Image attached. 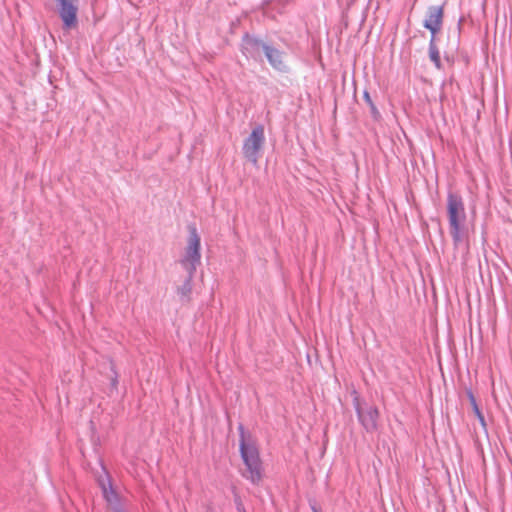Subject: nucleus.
I'll return each mask as SVG.
<instances>
[{"label": "nucleus", "mask_w": 512, "mask_h": 512, "mask_svg": "<svg viewBox=\"0 0 512 512\" xmlns=\"http://www.w3.org/2000/svg\"><path fill=\"white\" fill-rule=\"evenodd\" d=\"M264 54L274 69L279 71H285L287 69V66L283 60V53L278 49L268 45L264 51Z\"/></svg>", "instance_id": "nucleus-10"}, {"label": "nucleus", "mask_w": 512, "mask_h": 512, "mask_svg": "<svg viewBox=\"0 0 512 512\" xmlns=\"http://www.w3.org/2000/svg\"><path fill=\"white\" fill-rule=\"evenodd\" d=\"M363 98L365 100V102L367 103V105L369 106L370 108V113L371 115L374 117V118H378L379 117V111L378 109L376 108L375 104L373 103L372 99H371V96L370 94L365 91L364 94H363Z\"/></svg>", "instance_id": "nucleus-14"}, {"label": "nucleus", "mask_w": 512, "mask_h": 512, "mask_svg": "<svg viewBox=\"0 0 512 512\" xmlns=\"http://www.w3.org/2000/svg\"><path fill=\"white\" fill-rule=\"evenodd\" d=\"M267 44L263 41L251 37L249 35H245L242 40V51L247 57H251L254 59H260L262 53L267 48Z\"/></svg>", "instance_id": "nucleus-9"}, {"label": "nucleus", "mask_w": 512, "mask_h": 512, "mask_svg": "<svg viewBox=\"0 0 512 512\" xmlns=\"http://www.w3.org/2000/svg\"><path fill=\"white\" fill-rule=\"evenodd\" d=\"M192 278L193 277H190V274H187V277L184 280L183 284L180 285L177 289L178 295L183 301H187L190 298L192 292Z\"/></svg>", "instance_id": "nucleus-11"}, {"label": "nucleus", "mask_w": 512, "mask_h": 512, "mask_svg": "<svg viewBox=\"0 0 512 512\" xmlns=\"http://www.w3.org/2000/svg\"><path fill=\"white\" fill-rule=\"evenodd\" d=\"M99 485L102 490L103 497L106 501L108 512H114L128 505L126 499L122 498L112 487L111 481L106 474L105 479L100 477L98 479Z\"/></svg>", "instance_id": "nucleus-5"}, {"label": "nucleus", "mask_w": 512, "mask_h": 512, "mask_svg": "<svg viewBox=\"0 0 512 512\" xmlns=\"http://www.w3.org/2000/svg\"><path fill=\"white\" fill-rule=\"evenodd\" d=\"M467 396H468V399L470 401V404L473 408V411L475 412V414L477 415V417L479 418L480 422L484 425L485 422H484V416L482 415L477 403H476V399L472 393V391L468 390L467 391Z\"/></svg>", "instance_id": "nucleus-13"}, {"label": "nucleus", "mask_w": 512, "mask_h": 512, "mask_svg": "<svg viewBox=\"0 0 512 512\" xmlns=\"http://www.w3.org/2000/svg\"><path fill=\"white\" fill-rule=\"evenodd\" d=\"M236 504H237L238 512H246L244 507H243V505H242V503L240 501H238L237 499H236Z\"/></svg>", "instance_id": "nucleus-15"}, {"label": "nucleus", "mask_w": 512, "mask_h": 512, "mask_svg": "<svg viewBox=\"0 0 512 512\" xmlns=\"http://www.w3.org/2000/svg\"><path fill=\"white\" fill-rule=\"evenodd\" d=\"M447 215L454 245L459 246L464 240L466 212L462 197L455 193L447 196Z\"/></svg>", "instance_id": "nucleus-1"}, {"label": "nucleus", "mask_w": 512, "mask_h": 512, "mask_svg": "<svg viewBox=\"0 0 512 512\" xmlns=\"http://www.w3.org/2000/svg\"><path fill=\"white\" fill-rule=\"evenodd\" d=\"M444 11L442 6H429L426 11V18L423 26L435 36L442 27Z\"/></svg>", "instance_id": "nucleus-8"}, {"label": "nucleus", "mask_w": 512, "mask_h": 512, "mask_svg": "<svg viewBox=\"0 0 512 512\" xmlns=\"http://www.w3.org/2000/svg\"><path fill=\"white\" fill-rule=\"evenodd\" d=\"M189 237L185 248L184 256L180 263L190 277L194 276L197 266L201 263L200 237L195 226L188 227Z\"/></svg>", "instance_id": "nucleus-3"}, {"label": "nucleus", "mask_w": 512, "mask_h": 512, "mask_svg": "<svg viewBox=\"0 0 512 512\" xmlns=\"http://www.w3.org/2000/svg\"><path fill=\"white\" fill-rule=\"evenodd\" d=\"M356 412L359 421L361 422V424L363 425L367 432H373L377 429V420L379 413L376 407L357 402Z\"/></svg>", "instance_id": "nucleus-7"}, {"label": "nucleus", "mask_w": 512, "mask_h": 512, "mask_svg": "<svg viewBox=\"0 0 512 512\" xmlns=\"http://www.w3.org/2000/svg\"><path fill=\"white\" fill-rule=\"evenodd\" d=\"M265 143L264 127L257 125L253 128L251 134L244 140L243 154L251 163L256 164L260 157V152Z\"/></svg>", "instance_id": "nucleus-4"}, {"label": "nucleus", "mask_w": 512, "mask_h": 512, "mask_svg": "<svg viewBox=\"0 0 512 512\" xmlns=\"http://www.w3.org/2000/svg\"><path fill=\"white\" fill-rule=\"evenodd\" d=\"M429 57L430 60L435 64L437 68H440L441 61H440V53L435 43V36H431L430 43H429Z\"/></svg>", "instance_id": "nucleus-12"}, {"label": "nucleus", "mask_w": 512, "mask_h": 512, "mask_svg": "<svg viewBox=\"0 0 512 512\" xmlns=\"http://www.w3.org/2000/svg\"><path fill=\"white\" fill-rule=\"evenodd\" d=\"M57 5L59 17L65 29H72L77 25L78 0H54Z\"/></svg>", "instance_id": "nucleus-6"}, {"label": "nucleus", "mask_w": 512, "mask_h": 512, "mask_svg": "<svg viewBox=\"0 0 512 512\" xmlns=\"http://www.w3.org/2000/svg\"><path fill=\"white\" fill-rule=\"evenodd\" d=\"M239 431L240 453L246 467L242 474L245 478L255 484L262 478V468L258 450L253 444L246 442L244 428L242 425L239 426Z\"/></svg>", "instance_id": "nucleus-2"}]
</instances>
